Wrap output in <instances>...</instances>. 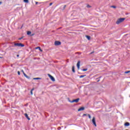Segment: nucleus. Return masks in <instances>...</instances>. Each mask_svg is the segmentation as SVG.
I'll return each instance as SVG.
<instances>
[{"mask_svg": "<svg viewBox=\"0 0 130 130\" xmlns=\"http://www.w3.org/2000/svg\"><path fill=\"white\" fill-rule=\"evenodd\" d=\"M124 20H125V18H120L117 20L116 23L117 24V25H119V24L120 23H122V22H123Z\"/></svg>", "mask_w": 130, "mask_h": 130, "instance_id": "nucleus-1", "label": "nucleus"}, {"mask_svg": "<svg viewBox=\"0 0 130 130\" xmlns=\"http://www.w3.org/2000/svg\"><path fill=\"white\" fill-rule=\"evenodd\" d=\"M15 46H18V47H24V46H25V45L21 43H15L14 47Z\"/></svg>", "mask_w": 130, "mask_h": 130, "instance_id": "nucleus-2", "label": "nucleus"}, {"mask_svg": "<svg viewBox=\"0 0 130 130\" xmlns=\"http://www.w3.org/2000/svg\"><path fill=\"white\" fill-rule=\"evenodd\" d=\"M54 44L56 46H58L59 45H60L61 44V42L59 41H55L54 42Z\"/></svg>", "mask_w": 130, "mask_h": 130, "instance_id": "nucleus-3", "label": "nucleus"}, {"mask_svg": "<svg viewBox=\"0 0 130 130\" xmlns=\"http://www.w3.org/2000/svg\"><path fill=\"white\" fill-rule=\"evenodd\" d=\"M48 77L51 79V81L52 82H55V79H54V77L53 76H51L50 74H48Z\"/></svg>", "mask_w": 130, "mask_h": 130, "instance_id": "nucleus-4", "label": "nucleus"}, {"mask_svg": "<svg viewBox=\"0 0 130 130\" xmlns=\"http://www.w3.org/2000/svg\"><path fill=\"white\" fill-rule=\"evenodd\" d=\"M79 100H80V99L77 98L76 99L73 100L72 101H70V102H71V103H74V102H76V103H78Z\"/></svg>", "mask_w": 130, "mask_h": 130, "instance_id": "nucleus-5", "label": "nucleus"}, {"mask_svg": "<svg viewBox=\"0 0 130 130\" xmlns=\"http://www.w3.org/2000/svg\"><path fill=\"white\" fill-rule=\"evenodd\" d=\"M92 122L93 124L94 125V126H97V124H96V120L95 119V117H93L92 119Z\"/></svg>", "mask_w": 130, "mask_h": 130, "instance_id": "nucleus-6", "label": "nucleus"}, {"mask_svg": "<svg viewBox=\"0 0 130 130\" xmlns=\"http://www.w3.org/2000/svg\"><path fill=\"white\" fill-rule=\"evenodd\" d=\"M85 110V107H82L78 109V111H83Z\"/></svg>", "mask_w": 130, "mask_h": 130, "instance_id": "nucleus-7", "label": "nucleus"}, {"mask_svg": "<svg viewBox=\"0 0 130 130\" xmlns=\"http://www.w3.org/2000/svg\"><path fill=\"white\" fill-rule=\"evenodd\" d=\"M80 63H81V61H78L77 63V67L78 70H80Z\"/></svg>", "mask_w": 130, "mask_h": 130, "instance_id": "nucleus-8", "label": "nucleus"}, {"mask_svg": "<svg viewBox=\"0 0 130 130\" xmlns=\"http://www.w3.org/2000/svg\"><path fill=\"white\" fill-rule=\"evenodd\" d=\"M24 116H25V117L27 118V119H28V120H30V118H29V116H28V114L27 113H25L24 114Z\"/></svg>", "mask_w": 130, "mask_h": 130, "instance_id": "nucleus-9", "label": "nucleus"}, {"mask_svg": "<svg viewBox=\"0 0 130 130\" xmlns=\"http://www.w3.org/2000/svg\"><path fill=\"white\" fill-rule=\"evenodd\" d=\"M36 49H39L40 50V51H41V52H42L43 51V50H42V49H41V48L40 47H37L36 48Z\"/></svg>", "mask_w": 130, "mask_h": 130, "instance_id": "nucleus-10", "label": "nucleus"}, {"mask_svg": "<svg viewBox=\"0 0 130 130\" xmlns=\"http://www.w3.org/2000/svg\"><path fill=\"white\" fill-rule=\"evenodd\" d=\"M23 75H24V77H25V78H26L27 79H28V80H29L30 77L28 76L25 73H23Z\"/></svg>", "mask_w": 130, "mask_h": 130, "instance_id": "nucleus-11", "label": "nucleus"}, {"mask_svg": "<svg viewBox=\"0 0 130 130\" xmlns=\"http://www.w3.org/2000/svg\"><path fill=\"white\" fill-rule=\"evenodd\" d=\"M129 122H126L124 123V126H129Z\"/></svg>", "mask_w": 130, "mask_h": 130, "instance_id": "nucleus-12", "label": "nucleus"}, {"mask_svg": "<svg viewBox=\"0 0 130 130\" xmlns=\"http://www.w3.org/2000/svg\"><path fill=\"white\" fill-rule=\"evenodd\" d=\"M86 38L87 39H88V40H90L91 39V37L90 36L86 35Z\"/></svg>", "mask_w": 130, "mask_h": 130, "instance_id": "nucleus-13", "label": "nucleus"}, {"mask_svg": "<svg viewBox=\"0 0 130 130\" xmlns=\"http://www.w3.org/2000/svg\"><path fill=\"white\" fill-rule=\"evenodd\" d=\"M72 72L73 73H76V71L75 70V66L72 67Z\"/></svg>", "mask_w": 130, "mask_h": 130, "instance_id": "nucleus-14", "label": "nucleus"}, {"mask_svg": "<svg viewBox=\"0 0 130 130\" xmlns=\"http://www.w3.org/2000/svg\"><path fill=\"white\" fill-rule=\"evenodd\" d=\"M33 91H34V88L30 90V95H33Z\"/></svg>", "mask_w": 130, "mask_h": 130, "instance_id": "nucleus-15", "label": "nucleus"}, {"mask_svg": "<svg viewBox=\"0 0 130 130\" xmlns=\"http://www.w3.org/2000/svg\"><path fill=\"white\" fill-rule=\"evenodd\" d=\"M31 31H27V35H31Z\"/></svg>", "mask_w": 130, "mask_h": 130, "instance_id": "nucleus-16", "label": "nucleus"}, {"mask_svg": "<svg viewBox=\"0 0 130 130\" xmlns=\"http://www.w3.org/2000/svg\"><path fill=\"white\" fill-rule=\"evenodd\" d=\"M33 80H41V78H39V77H38V78H33Z\"/></svg>", "mask_w": 130, "mask_h": 130, "instance_id": "nucleus-17", "label": "nucleus"}, {"mask_svg": "<svg viewBox=\"0 0 130 130\" xmlns=\"http://www.w3.org/2000/svg\"><path fill=\"white\" fill-rule=\"evenodd\" d=\"M23 2L26 4H28V3H29V0H23Z\"/></svg>", "mask_w": 130, "mask_h": 130, "instance_id": "nucleus-18", "label": "nucleus"}, {"mask_svg": "<svg viewBox=\"0 0 130 130\" xmlns=\"http://www.w3.org/2000/svg\"><path fill=\"white\" fill-rule=\"evenodd\" d=\"M82 71H83V72H86V71H88V69L87 68L83 69L82 70Z\"/></svg>", "mask_w": 130, "mask_h": 130, "instance_id": "nucleus-19", "label": "nucleus"}, {"mask_svg": "<svg viewBox=\"0 0 130 130\" xmlns=\"http://www.w3.org/2000/svg\"><path fill=\"white\" fill-rule=\"evenodd\" d=\"M84 77H86V75H81V76H79V78H84Z\"/></svg>", "mask_w": 130, "mask_h": 130, "instance_id": "nucleus-20", "label": "nucleus"}, {"mask_svg": "<svg viewBox=\"0 0 130 130\" xmlns=\"http://www.w3.org/2000/svg\"><path fill=\"white\" fill-rule=\"evenodd\" d=\"M111 8H113V9H116V6H112Z\"/></svg>", "mask_w": 130, "mask_h": 130, "instance_id": "nucleus-21", "label": "nucleus"}, {"mask_svg": "<svg viewBox=\"0 0 130 130\" xmlns=\"http://www.w3.org/2000/svg\"><path fill=\"white\" fill-rule=\"evenodd\" d=\"M23 38H24V37H21L18 39V40H21V39H23Z\"/></svg>", "mask_w": 130, "mask_h": 130, "instance_id": "nucleus-22", "label": "nucleus"}, {"mask_svg": "<svg viewBox=\"0 0 130 130\" xmlns=\"http://www.w3.org/2000/svg\"><path fill=\"white\" fill-rule=\"evenodd\" d=\"M130 73V71L125 72V74H129Z\"/></svg>", "mask_w": 130, "mask_h": 130, "instance_id": "nucleus-23", "label": "nucleus"}, {"mask_svg": "<svg viewBox=\"0 0 130 130\" xmlns=\"http://www.w3.org/2000/svg\"><path fill=\"white\" fill-rule=\"evenodd\" d=\"M17 74L18 76H20V75H21V73L20 72V71H18Z\"/></svg>", "mask_w": 130, "mask_h": 130, "instance_id": "nucleus-24", "label": "nucleus"}, {"mask_svg": "<svg viewBox=\"0 0 130 130\" xmlns=\"http://www.w3.org/2000/svg\"><path fill=\"white\" fill-rule=\"evenodd\" d=\"M87 116H88L89 118L91 119V115L90 114H88Z\"/></svg>", "mask_w": 130, "mask_h": 130, "instance_id": "nucleus-25", "label": "nucleus"}, {"mask_svg": "<svg viewBox=\"0 0 130 130\" xmlns=\"http://www.w3.org/2000/svg\"><path fill=\"white\" fill-rule=\"evenodd\" d=\"M67 8V5H64L63 7V10H64Z\"/></svg>", "mask_w": 130, "mask_h": 130, "instance_id": "nucleus-26", "label": "nucleus"}, {"mask_svg": "<svg viewBox=\"0 0 130 130\" xmlns=\"http://www.w3.org/2000/svg\"><path fill=\"white\" fill-rule=\"evenodd\" d=\"M86 7H87V8H91V6H90L89 5H87Z\"/></svg>", "mask_w": 130, "mask_h": 130, "instance_id": "nucleus-27", "label": "nucleus"}, {"mask_svg": "<svg viewBox=\"0 0 130 130\" xmlns=\"http://www.w3.org/2000/svg\"><path fill=\"white\" fill-rule=\"evenodd\" d=\"M87 115H88V114H84L83 115V116H87Z\"/></svg>", "mask_w": 130, "mask_h": 130, "instance_id": "nucleus-28", "label": "nucleus"}, {"mask_svg": "<svg viewBox=\"0 0 130 130\" xmlns=\"http://www.w3.org/2000/svg\"><path fill=\"white\" fill-rule=\"evenodd\" d=\"M35 34H30V36H34Z\"/></svg>", "mask_w": 130, "mask_h": 130, "instance_id": "nucleus-29", "label": "nucleus"}, {"mask_svg": "<svg viewBox=\"0 0 130 130\" xmlns=\"http://www.w3.org/2000/svg\"><path fill=\"white\" fill-rule=\"evenodd\" d=\"M93 53H94V51L91 52V53H90V54H93Z\"/></svg>", "mask_w": 130, "mask_h": 130, "instance_id": "nucleus-30", "label": "nucleus"}, {"mask_svg": "<svg viewBox=\"0 0 130 130\" xmlns=\"http://www.w3.org/2000/svg\"><path fill=\"white\" fill-rule=\"evenodd\" d=\"M21 72L23 73V74H24V73H25V72H24V70H21Z\"/></svg>", "mask_w": 130, "mask_h": 130, "instance_id": "nucleus-31", "label": "nucleus"}, {"mask_svg": "<svg viewBox=\"0 0 130 130\" xmlns=\"http://www.w3.org/2000/svg\"><path fill=\"white\" fill-rule=\"evenodd\" d=\"M36 5H38V2H36Z\"/></svg>", "mask_w": 130, "mask_h": 130, "instance_id": "nucleus-32", "label": "nucleus"}, {"mask_svg": "<svg viewBox=\"0 0 130 130\" xmlns=\"http://www.w3.org/2000/svg\"><path fill=\"white\" fill-rule=\"evenodd\" d=\"M52 3H50L49 6H51L52 5Z\"/></svg>", "mask_w": 130, "mask_h": 130, "instance_id": "nucleus-33", "label": "nucleus"}, {"mask_svg": "<svg viewBox=\"0 0 130 130\" xmlns=\"http://www.w3.org/2000/svg\"><path fill=\"white\" fill-rule=\"evenodd\" d=\"M2 4H3L2 2H0V5H2Z\"/></svg>", "mask_w": 130, "mask_h": 130, "instance_id": "nucleus-34", "label": "nucleus"}, {"mask_svg": "<svg viewBox=\"0 0 130 130\" xmlns=\"http://www.w3.org/2000/svg\"><path fill=\"white\" fill-rule=\"evenodd\" d=\"M19 54H17V57H19Z\"/></svg>", "mask_w": 130, "mask_h": 130, "instance_id": "nucleus-35", "label": "nucleus"}, {"mask_svg": "<svg viewBox=\"0 0 130 130\" xmlns=\"http://www.w3.org/2000/svg\"><path fill=\"white\" fill-rule=\"evenodd\" d=\"M97 82H100V79H99Z\"/></svg>", "mask_w": 130, "mask_h": 130, "instance_id": "nucleus-36", "label": "nucleus"}, {"mask_svg": "<svg viewBox=\"0 0 130 130\" xmlns=\"http://www.w3.org/2000/svg\"><path fill=\"white\" fill-rule=\"evenodd\" d=\"M58 129H60V127H59L58 128Z\"/></svg>", "mask_w": 130, "mask_h": 130, "instance_id": "nucleus-37", "label": "nucleus"}, {"mask_svg": "<svg viewBox=\"0 0 130 130\" xmlns=\"http://www.w3.org/2000/svg\"><path fill=\"white\" fill-rule=\"evenodd\" d=\"M101 78V76H100L99 78H97V79H100Z\"/></svg>", "mask_w": 130, "mask_h": 130, "instance_id": "nucleus-38", "label": "nucleus"}, {"mask_svg": "<svg viewBox=\"0 0 130 130\" xmlns=\"http://www.w3.org/2000/svg\"><path fill=\"white\" fill-rule=\"evenodd\" d=\"M0 58H3V57L0 56Z\"/></svg>", "mask_w": 130, "mask_h": 130, "instance_id": "nucleus-39", "label": "nucleus"}, {"mask_svg": "<svg viewBox=\"0 0 130 130\" xmlns=\"http://www.w3.org/2000/svg\"><path fill=\"white\" fill-rule=\"evenodd\" d=\"M78 53H79V54H81V53H79V52H78Z\"/></svg>", "mask_w": 130, "mask_h": 130, "instance_id": "nucleus-40", "label": "nucleus"}]
</instances>
